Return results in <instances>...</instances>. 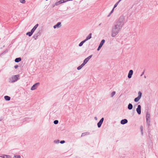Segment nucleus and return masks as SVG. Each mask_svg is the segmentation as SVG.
Instances as JSON below:
<instances>
[{
  "instance_id": "1",
  "label": "nucleus",
  "mask_w": 158,
  "mask_h": 158,
  "mask_svg": "<svg viewBox=\"0 0 158 158\" xmlns=\"http://www.w3.org/2000/svg\"><path fill=\"white\" fill-rule=\"evenodd\" d=\"M122 29L117 25H115L112 27L111 32V35L112 37H115L120 31Z\"/></svg>"
},
{
  "instance_id": "2",
  "label": "nucleus",
  "mask_w": 158,
  "mask_h": 158,
  "mask_svg": "<svg viewBox=\"0 0 158 158\" xmlns=\"http://www.w3.org/2000/svg\"><path fill=\"white\" fill-rule=\"evenodd\" d=\"M126 22L125 20L124 16L123 15H122L120 17L114 24L122 29Z\"/></svg>"
},
{
  "instance_id": "3",
  "label": "nucleus",
  "mask_w": 158,
  "mask_h": 158,
  "mask_svg": "<svg viewBox=\"0 0 158 158\" xmlns=\"http://www.w3.org/2000/svg\"><path fill=\"white\" fill-rule=\"evenodd\" d=\"M20 79L19 75L13 76L11 78V82H14Z\"/></svg>"
},
{
  "instance_id": "4",
  "label": "nucleus",
  "mask_w": 158,
  "mask_h": 158,
  "mask_svg": "<svg viewBox=\"0 0 158 158\" xmlns=\"http://www.w3.org/2000/svg\"><path fill=\"white\" fill-rule=\"evenodd\" d=\"M150 114L147 112L146 116V120L147 124L148 126V127H149L150 125Z\"/></svg>"
},
{
  "instance_id": "5",
  "label": "nucleus",
  "mask_w": 158,
  "mask_h": 158,
  "mask_svg": "<svg viewBox=\"0 0 158 158\" xmlns=\"http://www.w3.org/2000/svg\"><path fill=\"white\" fill-rule=\"evenodd\" d=\"M138 96L135 98L134 99V101L135 102H137L142 97V93L140 91H139L138 92Z\"/></svg>"
},
{
  "instance_id": "6",
  "label": "nucleus",
  "mask_w": 158,
  "mask_h": 158,
  "mask_svg": "<svg viewBox=\"0 0 158 158\" xmlns=\"http://www.w3.org/2000/svg\"><path fill=\"white\" fill-rule=\"evenodd\" d=\"M42 31L41 30H39V31L36 33H35L34 35L33 36V38L35 40H36L39 35H40Z\"/></svg>"
},
{
  "instance_id": "7",
  "label": "nucleus",
  "mask_w": 158,
  "mask_h": 158,
  "mask_svg": "<svg viewBox=\"0 0 158 158\" xmlns=\"http://www.w3.org/2000/svg\"><path fill=\"white\" fill-rule=\"evenodd\" d=\"M104 118H102L99 122L97 123V126L98 128H100L101 127L104 121Z\"/></svg>"
},
{
  "instance_id": "8",
  "label": "nucleus",
  "mask_w": 158,
  "mask_h": 158,
  "mask_svg": "<svg viewBox=\"0 0 158 158\" xmlns=\"http://www.w3.org/2000/svg\"><path fill=\"white\" fill-rule=\"evenodd\" d=\"M40 85L39 82H37L31 88V90H34L36 89L37 86Z\"/></svg>"
},
{
  "instance_id": "9",
  "label": "nucleus",
  "mask_w": 158,
  "mask_h": 158,
  "mask_svg": "<svg viewBox=\"0 0 158 158\" xmlns=\"http://www.w3.org/2000/svg\"><path fill=\"white\" fill-rule=\"evenodd\" d=\"M136 111L138 114H140L141 113V106L139 105L138 106L137 108L136 109Z\"/></svg>"
},
{
  "instance_id": "10",
  "label": "nucleus",
  "mask_w": 158,
  "mask_h": 158,
  "mask_svg": "<svg viewBox=\"0 0 158 158\" xmlns=\"http://www.w3.org/2000/svg\"><path fill=\"white\" fill-rule=\"evenodd\" d=\"M133 71L132 70H130L129 72L127 77L128 78H130L131 77L133 74Z\"/></svg>"
},
{
  "instance_id": "11",
  "label": "nucleus",
  "mask_w": 158,
  "mask_h": 158,
  "mask_svg": "<svg viewBox=\"0 0 158 158\" xmlns=\"http://www.w3.org/2000/svg\"><path fill=\"white\" fill-rule=\"evenodd\" d=\"M61 23L60 22H59L57 23L56 24L53 26V28L54 29H56V28H59L61 26Z\"/></svg>"
},
{
  "instance_id": "12",
  "label": "nucleus",
  "mask_w": 158,
  "mask_h": 158,
  "mask_svg": "<svg viewBox=\"0 0 158 158\" xmlns=\"http://www.w3.org/2000/svg\"><path fill=\"white\" fill-rule=\"evenodd\" d=\"M128 122V120L126 119H122L120 121V123L121 124L124 125Z\"/></svg>"
},
{
  "instance_id": "13",
  "label": "nucleus",
  "mask_w": 158,
  "mask_h": 158,
  "mask_svg": "<svg viewBox=\"0 0 158 158\" xmlns=\"http://www.w3.org/2000/svg\"><path fill=\"white\" fill-rule=\"evenodd\" d=\"M39 24L38 23L36 24L31 29V30L34 32L35 31V30L38 27Z\"/></svg>"
},
{
  "instance_id": "14",
  "label": "nucleus",
  "mask_w": 158,
  "mask_h": 158,
  "mask_svg": "<svg viewBox=\"0 0 158 158\" xmlns=\"http://www.w3.org/2000/svg\"><path fill=\"white\" fill-rule=\"evenodd\" d=\"M33 33L34 32L31 30V31L27 32L26 34L27 35H28L30 37L32 35Z\"/></svg>"
},
{
  "instance_id": "15",
  "label": "nucleus",
  "mask_w": 158,
  "mask_h": 158,
  "mask_svg": "<svg viewBox=\"0 0 158 158\" xmlns=\"http://www.w3.org/2000/svg\"><path fill=\"white\" fill-rule=\"evenodd\" d=\"M92 35V33H90L86 37V39H85L86 41L88 40H89L91 38Z\"/></svg>"
},
{
  "instance_id": "16",
  "label": "nucleus",
  "mask_w": 158,
  "mask_h": 158,
  "mask_svg": "<svg viewBox=\"0 0 158 158\" xmlns=\"http://www.w3.org/2000/svg\"><path fill=\"white\" fill-rule=\"evenodd\" d=\"M133 108V105H132L130 103H129L127 107V108L129 110H131Z\"/></svg>"
},
{
  "instance_id": "17",
  "label": "nucleus",
  "mask_w": 158,
  "mask_h": 158,
  "mask_svg": "<svg viewBox=\"0 0 158 158\" xmlns=\"http://www.w3.org/2000/svg\"><path fill=\"white\" fill-rule=\"evenodd\" d=\"M85 65V64L82 63L80 65L77 67V69L78 70H80Z\"/></svg>"
},
{
  "instance_id": "18",
  "label": "nucleus",
  "mask_w": 158,
  "mask_h": 158,
  "mask_svg": "<svg viewBox=\"0 0 158 158\" xmlns=\"http://www.w3.org/2000/svg\"><path fill=\"white\" fill-rule=\"evenodd\" d=\"M21 60V57H18L16 58L15 60L16 62H19Z\"/></svg>"
},
{
  "instance_id": "19",
  "label": "nucleus",
  "mask_w": 158,
  "mask_h": 158,
  "mask_svg": "<svg viewBox=\"0 0 158 158\" xmlns=\"http://www.w3.org/2000/svg\"><path fill=\"white\" fill-rule=\"evenodd\" d=\"M6 101H9L10 100V97L8 96H5L4 97Z\"/></svg>"
},
{
  "instance_id": "20",
  "label": "nucleus",
  "mask_w": 158,
  "mask_h": 158,
  "mask_svg": "<svg viewBox=\"0 0 158 158\" xmlns=\"http://www.w3.org/2000/svg\"><path fill=\"white\" fill-rule=\"evenodd\" d=\"M89 132H84L82 133L81 137L87 135H89Z\"/></svg>"
},
{
  "instance_id": "21",
  "label": "nucleus",
  "mask_w": 158,
  "mask_h": 158,
  "mask_svg": "<svg viewBox=\"0 0 158 158\" xmlns=\"http://www.w3.org/2000/svg\"><path fill=\"white\" fill-rule=\"evenodd\" d=\"M105 40L104 39L102 40L101 41L99 45H100L101 46H102L104 44V43L105 42Z\"/></svg>"
},
{
  "instance_id": "22",
  "label": "nucleus",
  "mask_w": 158,
  "mask_h": 158,
  "mask_svg": "<svg viewBox=\"0 0 158 158\" xmlns=\"http://www.w3.org/2000/svg\"><path fill=\"white\" fill-rule=\"evenodd\" d=\"M86 41L85 40H83V41H82L79 44V46H80V47H81V46L83 44L85 43V42Z\"/></svg>"
},
{
  "instance_id": "23",
  "label": "nucleus",
  "mask_w": 158,
  "mask_h": 158,
  "mask_svg": "<svg viewBox=\"0 0 158 158\" xmlns=\"http://www.w3.org/2000/svg\"><path fill=\"white\" fill-rule=\"evenodd\" d=\"M89 60H88V59L86 58L84 59V60L83 61V63L84 64H85V65L88 62Z\"/></svg>"
},
{
  "instance_id": "24",
  "label": "nucleus",
  "mask_w": 158,
  "mask_h": 158,
  "mask_svg": "<svg viewBox=\"0 0 158 158\" xmlns=\"http://www.w3.org/2000/svg\"><path fill=\"white\" fill-rule=\"evenodd\" d=\"M116 92L115 91H113L112 92L111 95V97H112L115 94Z\"/></svg>"
},
{
  "instance_id": "25",
  "label": "nucleus",
  "mask_w": 158,
  "mask_h": 158,
  "mask_svg": "<svg viewBox=\"0 0 158 158\" xmlns=\"http://www.w3.org/2000/svg\"><path fill=\"white\" fill-rule=\"evenodd\" d=\"M14 157L15 158H21V156L19 155H15L14 156Z\"/></svg>"
},
{
  "instance_id": "26",
  "label": "nucleus",
  "mask_w": 158,
  "mask_h": 158,
  "mask_svg": "<svg viewBox=\"0 0 158 158\" xmlns=\"http://www.w3.org/2000/svg\"><path fill=\"white\" fill-rule=\"evenodd\" d=\"M59 122V121L57 120H55L54 122L53 123L55 124H57Z\"/></svg>"
},
{
  "instance_id": "27",
  "label": "nucleus",
  "mask_w": 158,
  "mask_h": 158,
  "mask_svg": "<svg viewBox=\"0 0 158 158\" xmlns=\"http://www.w3.org/2000/svg\"><path fill=\"white\" fill-rule=\"evenodd\" d=\"M4 156L5 157L4 158H11V156L9 155H5Z\"/></svg>"
},
{
  "instance_id": "28",
  "label": "nucleus",
  "mask_w": 158,
  "mask_h": 158,
  "mask_svg": "<svg viewBox=\"0 0 158 158\" xmlns=\"http://www.w3.org/2000/svg\"><path fill=\"white\" fill-rule=\"evenodd\" d=\"M54 142L55 143H58L60 142V140H54Z\"/></svg>"
},
{
  "instance_id": "29",
  "label": "nucleus",
  "mask_w": 158,
  "mask_h": 158,
  "mask_svg": "<svg viewBox=\"0 0 158 158\" xmlns=\"http://www.w3.org/2000/svg\"><path fill=\"white\" fill-rule=\"evenodd\" d=\"M140 129L141 130V134H142V135H143V126H141L140 127Z\"/></svg>"
},
{
  "instance_id": "30",
  "label": "nucleus",
  "mask_w": 158,
  "mask_h": 158,
  "mask_svg": "<svg viewBox=\"0 0 158 158\" xmlns=\"http://www.w3.org/2000/svg\"><path fill=\"white\" fill-rule=\"evenodd\" d=\"M20 3H25L26 2L25 0H19Z\"/></svg>"
},
{
  "instance_id": "31",
  "label": "nucleus",
  "mask_w": 158,
  "mask_h": 158,
  "mask_svg": "<svg viewBox=\"0 0 158 158\" xmlns=\"http://www.w3.org/2000/svg\"><path fill=\"white\" fill-rule=\"evenodd\" d=\"M102 47V46H101L100 45H99L98 47L97 48V50L99 51L100 49Z\"/></svg>"
},
{
  "instance_id": "32",
  "label": "nucleus",
  "mask_w": 158,
  "mask_h": 158,
  "mask_svg": "<svg viewBox=\"0 0 158 158\" xmlns=\"http://www.w3.org/2000/svg\"><path fill=\"white\" fill-rule=\"evenodd\" d=\"M92 56H93V55H91L87 57V58L88 59V60H89L92 57Z\"/></svg>"
},
{
  "instance_id": "33",
  "label": "nucleus",
  "mask_w": 158,
  "mask_h": 158,
  "mask_svg": "<svg viewBox=\"0 0 158 158\" xmlns=\"http://www.w3.org/2000/svg\"><path fill=\"white\" fill-rule=\"evenodd\" d=\"M65 143V141L64 140H61L60 142V143L61 144H63Z\"/></svg>"
},
{
  "instance_id": "34",
  "label": "nucleus",
  "mask_w": 158,
  "mask_h": 158,
  "mask_svg": "<svg viewBox=\"0 0 158 158\" xmlns=\"http://www.w3.org/2000/svg\"><path fill=\"white\" fill-rule=\"evenodd\" d=\"M59 5H60V4L59 2H56L55 3V5H56V6H58Z\"/></svg>"
},
{
  "instance_id": "35",
  "label": "nucleus",
  "mask_w": 158,
  "mask_h": 158,
  "mask_svg": "<svg viewBox=\"0 0 158 158\" xmlns=\"http://www.w3.org/2000/svg\"><path fill=\"white\" fill-rule=\"evenodd\" d=\"M19 67V66L18 65H15V66H14V68L15 69H16L17 68Z\"/></svg>"
},
{
  "instance_id": "36",
  "label": "nucleus",
  "mask_w": 158,
  "mask_h": 158,
  "mask_svg": "<svg viewBox=\"0 0 158 158\" xmlns=\"http://www.w3.org/2000/svg\"><path fill=\"white\" fill-rule=\"evenodd\" d=\"M118 5H117L116 3L114 5V9L115 8H116L117 6Z\"/></svg>"
},
{
  "instance_id": "37",
  "label": "nucleus",
  "mask_w": 158,
  "mask_h": 158,
  "mask_svg": "<svg viewBox=\"0 0 158 158\" xmlns=\"http://www.w3.org/2000/svg\"><path fill=\"white\" fill-rule=\"evenodd\" d=\"M5 154H3V155H1V156H0V157H2V158H4L5 156H4V155H5Z\"/></svg>"
},
{
  "instance_id": "38",
  "label": "nucleus",
  "mask_w": 158,
  "mask_h": 158,
  "mask_svg": "<svg viewBox=\"0 0 158 158\" xmlns=\"http://www.w3.org/2000/svg\"><path fill=\"white\" fill-rule=\"evenodd\" d=\"M61 0L62 1V3H63L66 2V1L65 0Z\"/></svg>"
},
{
  "instance_id": "39",
  "label": "nucleus",
  "mask_w": 158,
  "mask_h": 158,
  "mask_svg": "<svg viewBox=\"0 0 158 158\" xmlns=\"http://www.w3.org/2000/svg\"><path fill=\"white\" fill-rule=\"evenodd\" d=\"M145 70H144L142 72V74L141 75V76H142L143 74H144V73Z\"/></svg>"
},
{
  "instance_id": "40",
  "label": "nucleus",
  "mask_w": 158,
  "mask_h": 158,
  "mask_svg": "<svg viewBox=\"0 0 158 158\" xmlns=\"http://www.w3.org/2000/svg\"><path fill=\"white\" fill-rule=\"evenodd\" d=\"M114 10V8H113V9L112 10H111V11H110V12L112 13L113 12Z\"/></svg>"
},
{
  "instance_id": "41",
  "label": "nucleus",
  "mask_w": 158,
  "mask_h": 158,
  "mask_svg": "<svg viewBox=\"0 0 158 158\" xmlns=\"http://www.w3.org/2000/svg\"><path fill=\"white\" fill-rule=\"evenodd\" d=\"M121 1H120V0H119V1H118L116 3L117 4V5H118V4L119 3V2H120Z\"/></svg>"
},
{
  "instance_id": "42",
  "label": "nucleus",
  "mask_w": 158,
  "mask_h": 158,
  "mask_svg": "<svg viewBox=\"0 0 158 158\" xmlns=\"http://www.w3.org/2000/svg\"><path fill=\"white\" fill-rule=\"evenodd\" d=\"M59 3V4H62V1L61 0L59 1H58Z\"/></svg>"
},
{
  "instance_id": "43",
  "label": "nucleus",
  "mask_w": 158,
  "mask_h": 158,
  "mask_svg": "<svg viewBox=\"0 0 158 158\" xmlns=\"http://www.w3.org/2000/svg\"><path fill=\"white\" fill-rule=\"evenodd\" d=\"M112 14V13H111L110 12V13H109V14L107 16L108 17H109L110 16V15Z\"/></svg>"
},
{
  "instance_id": "44",
  "label": "nucleus",
  "mask_w": 158,
  "mask_h": 158,
  "mask_svg": "<svg viewBox=\"0 0 158 158\" xmlns=\"http://www.w3.org/2000/svg\"><path fill=\"white\" fill-rule=\"evenodd\" d=\"M112 14V13H111L110 12V13H109V14L107 16L108 17H109L110 16V15Z\"/></svg>"
},
{
  "instance_id": "45",
  "label": "nucleus",
  "mask_w": 158,
  "mask_h": 158,
  "mask_svg": "<svg viewBox=\"0 0 158 158\" xmlns=\"http://www.w3.org/2000/svg\"><path fill=\"white\" fill-rule=\"evenodd\" d=\"M8 52V50H5V51L3 52V53H6V52Z\"/></svg>"
},
{
  "instance_id": "46",
  "label": "nucleus",
  "mask_w": 158,
  "mask_h": 158,
  "mask_svg": "<svg viewBox=\"0 0 158 158\" xmlns=\"http://www.w3.org/2000/svg\"><path fill=\"white\" fill-rule=\"evenodd\" d=\"M66 1V2H67V1H73V0H65Z\"/></svg>"
},
{
  "instance_id": "47",
  "label": "nucleus",
  "mask_w": 158,
  "mask_h": 158,
  "mask_svg": "<svg viewBox=\"0 0 158 158\" xmlns=\"http://www.w3.org/2000/svg\"><path fill=\"white\" fill-rule=\"evenodd\" d=\"M55 6H56V5H55V4H54V5H52V7H54Z\"/></svg>"
},
{
  "instance_id": "48",
  "label": "nucleus",
  "mask_w": 158,
  "mask_h": 158,
  "mask_svg": "<svg viewBox=\"0 0 158 158\" xmlns=\"http://www.w3.org/2000/svg\"><path fill=\"white\" fill-rule=\"evenodd\" d=\"M94 118H95V120H97V117H94Z\"/></svg>"
},
{
  "instance_id": "49",
  "label": "nucleus",
  "mask_w": 158,
  "mask_h": 158,
  "mask_svg": "<svg viewBox=\"0 0 158 158\" xmlns=\"http://www.w3.org/2000/svg\"><path fill=\"white\" fill-rule=\"evenodd\" d=\"M101 24V23H100V24H99V26H100Z\"/></svg>"
},
{
  "instance_id": "50",
  "label": "nucleus",
  "mask_w": 158,
  "mask_h": 158,
  "mask_svg": "<svg viewBox=\"0 0 158 158\" xmlns=\"http://www.w3.org/2000/svg\"><path fill=\"white\" fill-rule=\"evenodd\" d=\"M2 120V119L0 118V121H1Z\"/></svg>"
},
{
  "instance_id": "51",
  "label": "nucleus",
  "mask_w": 158,
  "mask_h": 158,
  "mask_svg": "<svg viewBox=\"0 0 158 158\" xmlns=\"http://www.w3.org/2000/svg\"><path fill=\"white\" fill-rule=\"evenodd\" d=\"M144 77L146 78V76H144Z\"/></svg>"
},
{
  "instance_id": "52",
  "label": "nucleus",
  "mask_w": 158,
  "mask_h": 158,
  "mask_svg": "<svg viewBox=\"0 0 158 158\" xmlns=\"http://www.w3.org/2000/svg\"><path fill=\"white\" fill-rule=\"evenodd\" d=\"M122 0H120V1H121Z\"/></svg>"
}]
</instances>
